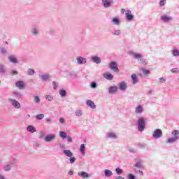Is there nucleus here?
Wrapping results in <instances>:
<instances>
[{
	"instance_id": "obj_1",
	"label": "nucleus",
	"mask_w": 179,
	"mask_h": 179,
	"mask_svg": "<svg viewBox=\"0 0 179 179\" xmlns=\"http://www.w3.org/2000/svg\"><path fill=\"white\" fill-rule=\"evenodd\" d=\"M131 55L134 59H138V62L141 65L146 66L148 62H146V59L143 58V56L141 53H135L131 52Z\"/></svg>"
},
{
	"instance_id": "obj_2",
	"label": "nucleus",
	"mask_w": 179,
	"mask_h": 179,
	"mask_svg": "<svg viewBox=\"0 0 179 179\" xmlns=\"http://www.w3.org/2000/svg\"><path fill=\"white\" fill-rule=\"evenodd\" d=\"M137 128L139 132H143L146 128V120L145 117H141L137 121Z\"/></svg>"
},
{
	"instance_id": "obj_3",
	"label": "nucleus",
	"mask_w": 179,
	"mask_h": 179,
	"mask_svg": "<svg viewBox=\"0 0 179 179\" xmlns=\"http://www.w3.org/2000/svg\"><path fill=\"white\" fill-rule=\"evenodd\" d=\"M63 153H64L67 156V157H70L69 162L70 163H71V164H73V163H75V162L76 161V158H75V157H73V153H72L71 150H63Z\"/></svg>"
},
{
	"instance_id": "obj_4",
	"label": "nucleus",
	"mask_w": 179,
	"mask_h": 179,
	"mask_svg": "<svg viewBox=\"0 0 179 179\" xmlns=\"http://www.w3.org/2000/svg\"><path fill=\"white\" fill-rule=\"evenodd\" d=\"M162 136H163V131H162V129H157L154 130L152 133V138H154V139H159L162 138Z\"/></svg>"
},
{
	"instance_id": "obj_5",
	"label": "nucleus",
	"mask_w": 179,
	"mask_h": 179,
	"mask_svg": "<svg viewBox=\"0 0 179 179\" xmlns=\"http://www.w3.org/2000/svg\"><path fill=\"white\" fill-rule=\"evenodd\" d=\"M8 101L9 103H11V105L14 107V108H20V107H22V106L20 105V103H19V101H17L14 99L9 98Z\"/></svg>"
},
{
	"instance_id": "obj_6",
	"label": "nucleus",
	"mask_w": 179,
	"mask_h": 179,
	"mask_svg": "<svg viewBox=\"0 0 179 179\" xmlns=\"http://www.w3.org/2000/svg\"><path fill=\"white\" fill-rule=\"evenodd\" d=\"M103 8H108L113 6L114 1L113 0H102Z\"/></svg>"
},
{
	"instance_id": "obj_7",
	"label": "nucleus",
	"mask_w": 179,
	"mask_h": 179,
	"mask_svg": "<svg viewBox=\"0 0 179 179\" xmlns=\"http://www.w3.org/2000/svg\"><path fill=\"white\" fill-rule=\"evenodd\" d=\"M118 65L117 64V62H112L109 64V68L112 71H114V72H120V69H118Z\"/></svg>"
},
{
	"instance_id": "obj_8",
	"label": "nucleus",
	"mask_w": 179,
	"mask_h": 179,
	"mask_svg": "<svg viewBox=\"0 0 179 179\" xmlns=\"http://www.w3.org/2000/svg\"><path fill=\"white\" fill-rule=\"evenodd\" d=\"M161 20L165 23L173 21V17L169 16L167 14H164L161 16Z\"/></svg>"
},
{
	"instance_id": "obj_9",
	"label": "nucleus",
	"mask_w": 179,
	"mask_h": 179,
	"mask_svg": "<svg viewBox=\"0 0 179 179\" xmlns=\"http://www.w3.org/2000/svg\"><path fill=\"white\" fill-rule=\"evenodd\" d=\"M8 59L11 64H19V60H17V57L15 55L8 56Z\"/></svg>"
},
{
	"instance_id": "obj_10",
	"label": "nucleus",
	"mask_w": 179,
	"mask_h": 179,
	"mask_svg": "<svg viewBox=\"0 0 179 179\" xmlns=\"http://www.w3.org/2000/svg\"><path fill=\"white\" fill-rule=\"evenodd\" d=\"M125 15L127 20L129 22H132V20H134V15H132V11H131V10H127Z\"/></svg>"
},
{
	"instance_id": "obj_11",
	"label": "nucleus",
	"mask_w": 179,
	"mask_h": 179,
	"mask_svg": "<svg viewBox=\"0 0 179 179\" xmlns=\"http://www.w3.org/2000/svg\"><path fill=\"white\" fill-rule=\"evenodd\" d=\"M55 139V134H49L45 137V142H51Z\"/></svg>"
},
{
	"instance_id": "obj_12",
	"label": "nucleus",
	"mask_w": 179,
	"mask_h": 179,
	"mask_svg": "<svg viewBox=\"0 0 179 179\" xmlns=\"http://www.w3.org/2000/svg\"><path fill=\"white\" fill-rule=\"evenodd\" d=\"M76 61L78 65H83V64H86V62H87V60H86L85 58H83L80 56L76 58Z\"/></svg>"
},
{
	"instance_id": "obj_13",
	"label": "nucleus",
	"mask_w": 179,
	"mask_h": 179,
	"mask_svg": "<svg viewBox=\"0 0 179 179\" xmlns=\"http://www.w3.org/2000/svg\"><path fill=\"white\" fill-rule=\"evenodd\" d=\"M106 137L108 139H117V134L114 132H108L106 134Z\"/></svg>"
},
{
	"instance_id": "obj_14",
	"label": "nucleus",
	"mask_w": 179,
	"mask_h": 179,
	"mask_svg": "<svg viewBox=\"0 0 179 179\" xmlns=\"http://www.w3.org/2000/svg\"><path fill=\"white\" fill-rule=\"evenodd\" d=\"M118 92V87L117 86H110L108 89V93L110 94H114Z\"/></svg>"
},
{
	"instance_id": "obj_15",
	"label": "nucleus",
	"mask_w": 179,
	"mask_h": 179,
	"mask_svg": "<svg viewBox=\"0 0 179 179\" xmlns=\"http://www.w3.org/2000/svg\"><path fill=\"white\" fill-rule=\"evenodd\" d=\"M135 114H142L143 113V106L142 105H138L135 108Z\"/></svg>"
},
{
	"instance_id": "obj_16",
	"label": "nucleus",
	"mask_w": 179,
	"mask_h": 179,
	"mask_svg": "<svg viewBox=\"0 0 179 179\" xmlns=\"http://www.w3.org/2000/svg\"><path fill=\"white\" fill-rule=\"evenodd\" d=\"M103 76L107 80H113V79H114V76L110 73H105Z\"/></svg>"
},
{
	"instance_id": "obj_17",
	"label": "nucleus",
	"mask_w": 179,
	"mask_h": 179,
	"mask_svg": "<svg viewBox=\"0 0 179 179\" xmlns=\"http://www.w3.org/2000/svg\"><path fill=\"white\" fill-rule=\"evenodd\" d=\"M91 61L94 62V64H101V59L98 56H93L91 57Z\"/></svg>"
},
{
	"instance_id": "obj_18",
	"label": "nucleus",
	"mask_w": 179,
	"mask_h": 179,
	"mask_svg": "<svg viewBox=\"0 0 179 179\" xmlns=\"http://www.w3.org/2000/svg\"><path fill=\"white\" fill-rule=\"evenodd\" d=\"M127 83L123 81L119 83V89L120 90H122V92H125V90H127Z\"/></svg>"
},
{
	"instance_id": "obj_19",
	"label": "nucleus",
	"mask_w": 179,
	"mask_h": 179,
	"mask_svg": "<svg viewBox=\"0 0 179 179\" xmlns=\"http://www.w3.org/2000/svg\"><path fill=\"white\" fill-rule=\"evenodd\" d=\"M13 162H15V159L10 162V164H6L3 166V169L4 170V171H9L12 169V165L11 164H14Z\"/></svg>"
},
{
	"instance_id": "obj_20",
	"label": "nucleus",
	"mask_w": 179,
	"mask_h": 179,
	"mask_svg": "<svg viewBox=\"0 0 179 179\" xmlns=\"http://www.w3.org/2000/svg\"><path fill=\"white\" fill-rule=\"evenodd\" d=\"M31 33L32 36H38L39 34L38 27L34 26L31 29Z\"/></svg>"
},
{
	"instance_id": "obj_21",
	"label": "nucleus",
	"mask_w": 179,
	"mask_h": 179,
	"mask_svg": "<svg viewBox=\"0 0 179 179\" xmlns=\"http://www.w3.org/2000/svg\"><path fill=\"white\" fill-rule=\"evenodd\" d=\"M86 104H87V106H89V107H90V108H92V110H95L96 105L94 104V102L93 101L87 100L86 101Z\"/></svg>"
},
{
	"instance_id": "obj_22",
	"label": "nucleus",
	"mask_w": 179,
	"mask_h": 179,
	"mask_svg": "<svg viewBox=\"0 0 179 179\" xmlns=\"http://www.w3.org/2000/svg\"><path fill=\"white\" fill-rule=\"evenodd\" d=\"M78 176L82 178H89L90 175L85 171L78 172Z\"/></svg>"
},
{
	"instance_id": "obj_23",
	"label": "nucleus",
	"mask_w": 179,
	"mask_h": 179,
	"mask_svg": "<svg viewBox=\"0 0 179 179\" xmlns=\"http://www.w3.org/2000/svg\"><path fill=\"white\" fill-rule=\"evenodd\" d=\"M178 141V136L169 138L166 140V143H174V142H176Z\"/></svg>"
},
{
	"instance_id": "obj_24",
	"label": "nucleus",
	"mask_w": 179,
	"mask_h": 179,
	"mask_svg": "<svg viewBox=\"0 0 179 179\" xmlns=\"http://www.w3.org/2000/svg\"><path fill=\"white\" fill-rule=\"evenodd\" d=\"M39 78L43 82H45L46 80H48V79H50V75H48L47 73H45V74H43V75L40 76Z\"/></svg>"
},
{
	"instance_id": "obj_25",
	"label": "nucleus",
	"mask_w": 179,
	"mask_h": 179,
	"mask_svg": "<svg viewBox=\"0 0 179 179\" xmlns=\"http://www.w3.org/2000/svg\"><path fill=\"white\" fill-rule=\"evenodd\" d=\"M27 130L29 131V132H31L32 134H34V132H36V127H34V126L33 125H29L27 127Z\"/></svg>"
},
{
	"instance_id": "obj_26",
	"label": "nucleus",
	"mask_w": 179,
	"mask_h": 179,
	"mask_svg": "<svg viewBox=\"0 0 179 179\" xmlns=\"http://www.w3.org/2000/svg\"><path fill=\"white\" fill-rule=\"evenodd\" d=\"M131 80L133 85H136V83L138 82V76H136V74L133 73L131 75Z\"/></svg>"
},
{
	"instance_id": "obj_27",
	"label": "nucleus",
	"mask_w": 179,
	"mask_h": 179,
	"mask_svg": "<svg viewBox=\"0 0 179 179\" xmlns=\"http://www.w3.org/2000/svg\"><path fill=\"white\" fill-rule=\"evenodd\" d=\"M104 174H105V177H111V176H113V171H110L109 169H105L104 170Z\"/></svg>"
},
{
	"instance_id": "obj_28",
	"label": "nucleus",
	"mask_w": 179,
	"mask_h": 179,
	"mask_svg": "<svg viewBox=\"0 0 179 179\" xmlns=\"http://www.w3.org/2000/svg\"><path fill=\"white\" fill-rule=\"evenodd\" d=\"M16 86L17 87H19V89H23V87H24V83H23V81H17L16 83Z\"/></svg>"
},
{
	"instance_id": "obj_29",
	"label": "nucleus",
	"mask_w": 179,
	"mask_h": 179,
	"mask_svg": "<svg viewBox=\"0 0 179 179\" xmlns=\"http://www.w3.org/2000/svg\"><path fill=\"white\" fill-rule=\"evenodd\" d=\"M112 36H121V30L120 29H115L114 31H111Z\"/></svg>"
},
{
	"instance_id": "obj_30",
	"label": "nucleus",
	"mask_w": 179,
	"mask_h": 179,
	"mask_svg": "<svg viewBox=\"0 0 179 179\" xmlns=\"http://www.w3.org/2000/svg\"><path fill=\"white\" fill-rule=\"evenodd\" d=\"M13 96L15 97V99H20L22 97V94L17 91L13 92Z\"/></svg>"
},
{
	"instance_id": "obj_31",
	"label": "nucleus",
	"mask_w": 179,
	"mask_h": 179,
	"mask_svg": "<svg viewBox=\"0 0 179 179\" xmlns=\"http://www.w3.org/2000/svg\"><path fill=\"white\" fill-rule=\"evenodd\" d=\"M112 22L113 23V24H115V26H119L120 22V19L118 17H115L112 20Z\"/></svg>"
},
{
	"instance_id": "obj_32",
	"label": "nucleus",
	"mask_w": 179,
	"mask_h": 179,
	"mask_svg": "<svg viewBox=\"0 0 179 179\" xmlns=\"http://www.w3.org/2000/svg\"><path fill=\"white\" fill-rule=\"evenodd\" d=\"M86 150V146L85 144H81L80 147V152L82 153V155H85V152Z\"/></svg>"
},
{
	"instance_id": "obj_33",
	"label": "nucleus",
	"mask_w": 179,
	"mask_h": 179,
	"mask_svg": "<svg viewBox=\"0 0 179 179\" xmlns=\"http://www.w3.org/2000/svg\"><path fill=\"white\" fill-rule=\"evenodd\" d=\"M75 115H76V117H82V115H83V110H77L75 112Z\"/></svg>"
},
{
	"instance_id": "obj_34",
	"label": "nucleus",
	"mask_w": 179,
	"mask_h": 179,
	"mask_svg": "<svg viewBox=\"0 0 179 179\" xmlns=\"http://www.w3.org/2000/svg\"><path fill=\"white\" fill-rule=\"evenodd\" d=\"M115 173L117 174V176H121L122 173H124V171L120 167H117L115 169Z\"/></svg>"
},
{
	"instance_id": "obj_35",
	"label": "nucleus",
	"mask_w": 179,
	"mask_h": 179,
	"mask_svg": "<svg viewBox=\"0 0 179 179\" xmlns=\"http://www.w3.org/2000/svg\"><path fill=\"white\" fill-rule=\"evenodd\" d=\"M59 93L61 97L66 96V91L65 90H60Z\"/></svg>"
},
{
	"instance_id": "obj_36",
	"label": "nucleus",
	"mask_w": 179,
	"mask_h": 179,
	"mask_svg": "<svg viewBox=\"0 0 179 179\" xmlns=\"http://www.w3.org/2000/svg\"><path fill=\"white\" fill-rule=\"evenodd\" d=\"M44 117H45L44 114H38L36 115V120H37L38 121H40L43 120Z\"/></svg>"
},
{
	"instance_id": "obj_37",
	"label": "nucleus",
	"mask_w": 179,
	"mask_h": 179,
	"mask_svg": "<svg viewBox=\"0 0 179 179\" xmlns=\"http://www.w3.org/2000/svg\"><path fill=\"white\" fill-rule=\"evenodd\" d=\"M172 55H173V57H179V50L177 49L173 50Z\"/></svg>"
},
{
	"instance_id": "obj_38",
	"label": "nucleus",
	"mask_w": 179,
	"mask_h": 179,
	"mask_svg": "<svg viewBox=\"0 0 179 179\" xmlns=\"http://www.w3.org/2000/svg\"><path fill=\"white\" fill-rule=\"evenodd\" d=\"M45 99L48 101H52L54 100V96L52 95H46L45 96Z\"/></svg>"
},
{
	"instance_id": "obj_39",
	"label": "nucleus",
	"mask_w": 179,
	"mask_h": 179,
	"mask_svg": "<svg viewBox=\"0 0 179 179\" xmlns=\"http://www.w3.org/2000/svg\"><path fill=\"white\" fill-rule=\"evenodd\" d=\"M59 136L62 137V139H65V138H67L66 133L64 131H60Z\"/></svg>"
},
{
	"instance_id": "obj_40",
	"label": "nucleus",
	"mask_w": 179,
	"mask_h": 179,
	"mask_svg": "<svg viewBox=\"0 0 179 179\" xmlns=\"http://www.w3.org/2000/svg\"><path fill=\"white\" fill-rule=\"evenodd\" d=\"M6 72V69H5V66L0 65V73H5Z\"/></svg>"
},
{
	"instance_id": "obj_41",
	"label": "nucleus",
	"mask_w": 179,
	"mask_h": 179,
	"mask_svg": "<svg viewBox=\"0 0 179 179\" xmlns=\"http://www.w3.org/2000/svg\"><path fill=\"white\" fill-rule=\"evenodd\" d=\"M90 87L92 89H96L97 87V83L96 82H92L90 84Z\"/></svg>"
},
{
	"instance_id": "obj_42",
	"label": "nucleus",
	"mask_w": 179,
	"mask_h": 179,
	"mask_svg": "<svg viewBox=\"0 0 179 179\" xmlns=\"http://www.w3.org/2000/svg\"><path fill=\"white\" fill-rule=\"evenodd\" d=\"M34 73H36V71H34V70H33L32 69H28V75L33 76L34 75Z\"/></svg>"
},
{
	"instance_id": "obj_43",
	"label": "nucleus",
	"mask_w": 179,
	"mask_h": 179,
	"mask_svg": "<svg viewBox=\"0 0 179 179\" xmlns=\"http://www.w3.org/2000/svg\"><path fill=\"white\" fill-rule=\"evenodd\" d=\"M172 135L176 138V136H178L179 135V131L178 130H175L172 131Z\"/></svg>"
},
{
	"instance_id": "obj_44",
	"label": "nucleus",
	"mask_w": 179,
	"mask_h": 179,
	"mask_svg": "<svg viewBox=\"0 0 179 179\" xmlns=\"http://www.w3.org/2000/svg\"><path fill=\"white\" fill-rule=\"evenodd\" d=\"M34 103H36V104H38V103H40V97H38V96H34Z\"/></svg>"
},
{
	"instance_id": "obj_45",
	"label": "nucleus",
	"mask_w": 179,
	"mask_h": 179,
	"mask_svg": "<svg viewBox=\"0 0 179 179\" xmlns=\"http://www.w3.org/2000/svg\"><path fill=\"white\" fill-rule=\"evenodd\" d=\"M166 5V0H160L159 1V6L163 7Z\"/></svg>"
},
{
	"instance_id": "obj_46",
	"label": "nucleus",
	"mask_w": 179,
	"mask_h": 179,
	"mask_svg": "<svg viewBox=\"0 0 179 179\" xmlns=\"http://www.w3.org/2000/svg\"><path fill=\"white\" fill-rule=\"evenodd\" d=\"M134 167H137L138 169H141V167H142V164L141 162H137L134 165Z\"/></svg>"
},
{
	"instance_id": "obj_47",
	"label": "nucleus",
	"mask_w": 179,
	"mask_h": 179,
	"mask_svg": "<svg viewBox=\"0 0 179 179\" xmlns=\"http://www.w3.org/2000/svg\"><path fill=\"white\" fill-rule=\"evenodd\" d=\"M171 72H172V73H179V69H172L171 70Z\"/></svg>"
},
{
	"instance_id": "obj_48",
	"label": "nucleus",
	"mask_w": 179,
	"mask_h": 179,
	"mask_svg": "<svg viewBox=\"0 0 179 179\" xmlns=\"http://www.w3.org/2000/svg\"><path fill=\"white\" fill-rule=\"evenodd\" d=\"M52 85L53 86V89L57 90L58 88V84L55 83V81H53L52 83Z\"/></svg>"
},
{
	"instance_id": "obj_49",
	"label": "nucleus",
	"mask_w": 179,
	"mask_h": 179,
	"mask_svg": "<svg viewBox=\"0 0 179 179\" xmlns=\"http://www.w3.org/2000/svg\"><path fill=\"white\" fill-rule=\"evenodd\" d=\"M1 54H6L8 52V50L5 48H1Z\"/></svg>"
},
{
	"instance_id": "obj_50",
	"label": "nucleus",
	"mask_w": 179,
	"mask_h": 179,
	"mask_svg": "<svg viewBox=\"0 0 179 179\" xmlns=\"http://www.w3.org/2000/svg\"><path fill=\"white\" fill-rule=\"evenodd\" d=\"M143 75H149V73H150V71L146 70V69H143Z\"/></svg>"
},
{
	"instance_id": "obj_51",
	"label": "nucleus",
	"mask_w": 179,
	"mask_h": 179,
	"mask_svg": "<svg viewBox=\"0 0 179 179\" xmlns=\"http://www.w3.org/2000/svg\"><path fill=\"white\" fill-rule=\"evenodd\" d=\"M45 122L48 124H52V119H51L50 117H48V118H46Z\"/></svg>"
},
{
	"instance_id": "obj_52",
	"label": "nucleus",
	"mask_w": 179,
	"mask_h": 179,
	"mask_svg": "<svg viewBox=\"0 0 179 179\" xmlns=\"http://www.w3.org/2000/svg\"><path fill=\"white\" fill-rule=\"evenodd\" d=\"M135 178L136 177L134 174L130 173L128 175V179H135Z\"/></svg>"
},
{
	"instance_id": "obj_53",
	"label": "nucleus",
	"mask_w": 179,
	"mask_h": 179,
	"mask_svg": "<svg viewBox=\"0 0 179 179\" xmlns=\"http://www.w3.org/2000/svg\"><path fill=\"white\" fill-rule=\"evenodd\" d=\"M19 73L17 71L12 70L11 71V75H17Z\"/></svg>"
},
{
	"instance_id": "obj_54",
	"label": "nucleus",
	"mask_w": 179,
	"mask_h": 179,
	"mask_svg": "<svg viewBox=\"0 0 179 179\" xmlns=\"http://www.w3.org/2000/svg\"><path fill=\"white\" fill-rule=\"evenodd\" d=\"M159 82L160 83H164V82H166V79L164 78H159Z\"/></svg>"
},
{
	"instance_id": "obj_55",
	"label": "nucleus",
	"mask_w": 179,
	"mask_h": 179,
	"mask_svg": "<svg viewBox=\"0 0 179 179\" xmlns=\"http://www.w3.org/2000/svg\"><path fill=\"white\" fill-rule=\"evenodd\" d=\"M59 122L61 124H64L65 123V119H64L62 117L59 118Z\"/></svg>"
},
{
	"instance_id": "obj_56",
	"label": "nucleus",
	"mask_w": 179,
	"mask_h": 179,
	"mask_svg": "<svg viewBox=\"0 0 179 179\" xmlns=\"http://www.w3.org/2000/svg\"><path fill=\"white\" fill-rule=\"evenodd\" d=\"M129 152H130V153H135V149H134V148H129Z\"/></svg>"
},
{
	"instance_id": "obj_57",
	"label": "nucleus",
	"mask_w": 179,
	"mask_h": 179,
	"mask_svg": "<svg viewBox=\"0 0 179 179\" xmlns=\"http://www.w3.org/2000/svg\"><path fill=\"white\" fill-rule=\"evenodd\" d=\"M68 174L69 176H73V171H69Z\"/></svg>"
},
{
	"instance_id": "obj_58",
	"label": "nucleus",
	"mask_w": 179,
	"mask_h": 179,
	"mask_svg": "<svg viewBox=\"0 0 179 179\" xmlns=\"http://www.w3.org/2000/svg\"><path fill=\"white\" fill-rule=\"evenodd\" d=\"M67 142H72V138L71 137H68L67 138Z\"/></svg>"
},
{
	"instance_id": "obj_59",
	"label": "nucleus",
	"mask_w": 179,
	"mask_h": 179,
	"mask_svg": "<svg viewBox=\"0 0 179 179\" xmlns=\"http://www.w3.org/2000/svg\"><path fill=\"white\" fill-rule=\"evenodd\" d=\"M59 148H61L62 149H64V148H65V145L64 144H59Z\"/></svg>"
},
{
	"instance_id": "obj_60",
	"label": "nucleus",
	"mask_w": 179,
	"mask_h": 179,
	"mask_svg": "<svg viewBox=\"0 0 179 179\" xmlns=\"http://www.w3.org/2000/svg\"><path fill=\"white\" fill-rule=\"evenodd\" d=\"M138 173H139V174H141V176H143V171L139 170Z\"/></svg>"
},
{
	"instance_id": "obj_61",
	"label": "nucleus",
	"mask_w": 179,
	"mask_h": 179,
	"mask_svg": "<svg viewBox=\"0 0 179 179\" xmlns=\"http://www.w3.org/2000/svg\"><path fill=\"white\" fill-rule=\"evenodd\" d=\"M121 13H125V9L124 8L121 9Z\"/></svg>"
},
{
	"instance_id": "obj_62",
	"label": "nucleus",
	"mask_w": 179,
	"mask_h": 179,
	"mask_svg": "<svg viewBox=\"0 0 179 179\" xmlns=\"http://www.w3.org/2000/svg\"><path fill=\"white\" fill-rule=\"evenodd\" d=\"M43 137V133H41V134L39 135V138H40V139H42Z\"/></svg>"
},
{
	"instance_id": "obj_63",
	"label": "nucleus",
	"mask_w": 179,
	"mask_h": 179,
	"mask_svg": "<svg viewBox=\"0 0 179 179\" xmlns=\"http://www.w3.org/2000/svg\"><path fill=\"white\" fill-rule=\"evenodd\" d=\"M0 179H5V177H3L2 175H0Z\"/></svg>"
},
{
	"instance_id": "obj_64",
	"label": "nucleus",
	"mask_w": 179,
	"mask_h": 179,
	"mask_svg": "<svg viewBox=\"0 0 179 179\" xmlns=\"http://www.w3.org/2000/svg\"><path fill=\"white\" fill-rule=\"evenodd\" d=\"M152 93H153V91L152 90L148 91V94H152Z\"/></svg>"
}]
</instances>
